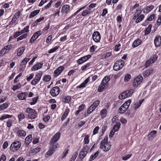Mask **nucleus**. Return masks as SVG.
<instances>
[{"instance_id": "nucleus-48", "label": "nucleus", "mask_w": 161, "mask_h": 161, "mask_svg": "<svg viewBox=\"0 0 161 161\" xmlns=\"http://www.w3.org/2000/svg\"><path fill=\"white\" fill-rule=\"evenodd\" d=\"M110 80V78L109 77L107 76H106L102 80L101 82H103V83L106 84V85H108V82Z\"/></svg>"}, {"instance_id": "nucleus-23", "label": "nucleus", "mask_w": 161, "mask_h": 161, "mask_svg": "<svg viewBox=\"0 0 161 161\" xmlns=\"http://www.w3.org/2000/svg\"><path fill=\"white\" fill-rule=\"evenodd\" d=\"M27 94V92H21L18 94L17 97L20 100H25L26 98Z\"/></svg>"}, {"instance_id": "nucleus-51", "label": "nucleus", "mask_w": 161, "mask_h": 161, "mask_svg": "<svg viewBox=\"0 0 161 161\" xmlns=\"http://www.w3.org/2000/svg\"><path fill=\"white\" fill-rule=\"evenodd\" d=\"M12 115H10L7 114H4L2 116V117L0 118V120H3L6 119L10 118L12 117Z\"/></svg>"}, {"instance_id": "nucleus-4", "label": "nucleus", "mask_w": 161, "mask_h": 161, "mask_svg": "<svg viewBox=\"0 0 161 161\" xmlns=\"http://www.w3.org/2000/svg\"><path fill=\"white\" fill-rule=\"evenodd\" d=\"M21 145V143L19 141H15L11 144L10 149L13 152H15L18 150Z\"/></svg>"}, {"instance_id": "nucleus-47", "label": "nucleus", "mask_w": 161, "mask_h": 161, "mask_svg": "<svg viewBox=\"0 0 161 161\" xmlns=\"http://www.w3.org/2000/svg\"><path fill=\"white\" fill-rule=\"evenodd\" d=\"M131 78V76L129 74H127L125 76L124 81L125 82L129 81Z\"/></svg>"}, {"instance_id": "nucleus-39", "label": "nucleus", "mask_w": 161, "mask_h": 161, "mask_svg": "<svg viewBox=\"0 0 161 161\" xmlns=\"http://www.w3.org/2000/svg\"><path fill=\"white\" fill-rule=\"evenodd\" d=\"M99 153V152L98 151H97L93 154L91 155L89 158V161H92L94 159L96 158L97 156Z\"/></svg>"}, {"instance_id": "nucleus-61", "label": "nucleus", "mask_w": 161, "mask_h": 161, "mask_svg": "<svg viewBox=\"0 0 161 161\" xmlns=\"http://www.w3.org/2000/svg\"><path fill=\"white\" fill-rule=\"evenodd\" d=\"M53 3V1H50V2L47 4V5L44 7V9H47L51 7V5Z\"/></svg>"}, {"instance_id": "nucleus-17", "label": "nucleus", "mask_w": 161, "mask_h": 161, "mask_svg": "<svg viewBox=\"0 0 161 161\" xmlns=\"http://www.w3.org/2000/svg\"><path fill=\"white\" fill-rule=\"evenodd\" d=\"M70 11V7L68 4H65L64 5L61 9V12L63 14H67Z\"/></svg>"}, {"instance_id": "nucleus-55", "label": "nucleus", "mask_w": 161, "mask_h": 161, "mask_svg": "<svg viewBox=\"0 0 161 161\" xmlns=\"http://www.w3.org/2000/svg\"><path fill=\"white\" fill-rule=\"evenodd\" d=\"M19 120V121L22 120L25 118V116L24 114L22 113H20L18 116Z\"/></svg>"}, {"instance_id": "nucleus-7", "label": "nucleus", "mask_w": 161, "mask_h": 161, "mask_svg": "<svg viewBox=\"0 0 161 161\" xmlns=\"http://www.w3.org/2000/svg\"><path fill=\"white\" fill-rule=\"evenodd\" d=\"M52 146L50 147L49 149L45 153V157L48 158L52 155L55 152V150L57 148L58 144H57L55 145H52Z\"/></svg>"}, {"instance_id": "nucleus-33", "label": "nucleus", "mask_w": 161, "mask_h": 161, "mask_svg": "<svg viewBox=\"0 0 161 161\" xmlns=\"http://www.w3.org/2000/svg\"><path fill=\"white\" fill-rule=\"evenodd\" d=\"M141 12L142 11L140 9H136V11L133 14V19H135L137 18L141 14Z\"/></svg>"}, {"instance_id": "nucleus-37", "label": "nucleus", "mask_w": 161, "mask_h": 161, "mask_svg": "<svg viewBox=\"0 0 161 161\" xmlns=\"http://www.w3.org/2000/svg\"><path fill=\"white\" fill-rule=\"evenodd\" d=\"M91 66V63H87L84 66H82L81 68V70L84 71L87 69H89Z\"/></svg>"}, {"instance_id": "nucleus-46", "label": "nucleus", "mask_w": 161, "mask_h": 161, "mask_svg": "<svg viewBox=\"0 0 161 161\" xmlns=\"http://www.w3.org/2000/svg\"><path fill=\"white\" fill-rule=\"evenodd\" d=\"M8 106V104L6 103H4L0 105V111L4 110L7 108Z\"/></svg>"}, {"instance_id": "nucleus-8", "label": "nucleus", "mask_w": 161, "mask_h": 161, "mask_svg": "<svg viewBox=\"0 0 161 161\" xmlns=\"http://www.w3.org/2000/svg\"><path fill=\"white\" fill-rule=\"evenodd\" d=\"M90 147L87 146H85L80 153L79 157L80 159L83 158L86 155Z\"/></svg>"}, {"instance_id": "nucleus-28", "label": "nucleus", "mask_w": 161, "mask_h": 161, "mask_svg": "<svg viewBox=\"0 0 161 161\" xmlns=\"http://www.w3.org/2000/svg\"><path fill=\"white\" fill-rule=\"evenodd\" d=\"M153 69L151 68H148L143 73V75L144 77H147L150 75L153 72Z\"/></svg>"}, {"instance_id": "nucleus-6", "label": "nucleus", "mask_w": 161, "mask_h": 161, "mask_svg": "<svg viewBox=\"0 0 161 161\" xmlns=\"http://www.w3.org/2000/svg\"><path fill=\"white\" fill-rule=\"evenodd\" d=\"M125 62L124 61L120 59L117 61L115 63L113 68L115 71H118L121 69L124 66Z\"/></svg>"}, {"instance_id": "nucleus-10", "label": "nucleus", "mask_w": 161, "mask_h": 161, "mask_svg": "<svg viewBox=\"0 0 161 161\" xmlns=\"http://www.w3.org/2000/svg\"><path fill=\"white\" fill-rule=\"evenodd\" d=\"M61 133L58 132L56 133L52 138L50 142V144L51 145H53L58 141L60 136Z\"/></svg>"}, {"instance_id": "nucleus-11", "label": "nucleus", "mask_w": 161, "mask_h": 161, "mask_svg": "<svg viewBox=\"0 0 161 161\" xmlns=\"http://www.w3.org/2000/svg\"><path fill=\"white\" fill-rule=\"evenodd\" d=\"M60 92L59 88L58 86L53 87L50 91V94L51 95L55 97L59 94Z\"/></svg>"}, {"instance_id": "nucleus-56", "label": "nucleus", "mask_w": 161, "mask_h": 161, "mask_svg": "<svg viewBox=\"0 0 161 161\" xmlns=\"http://www.w3.org/2000/svg\"><path fill=\"white\" fill-rule=\"evenodd\" d=\"M21 87V85L20 83H19V84L16 85L15 86H13L12 87V90L14 91H15L19 88H20Z\"/></svg>"}, {"instance_id": "nucleus-53", "label": "nucleus", "mask_w": 161, "mask_h": 161, "mask_svg": "<svg viewBox=\"0 0 161 161\" xmlns=\"http://www.w3.org/2000/svg\"><path fill=\"white\" fill-rule=\"evenodd\" d=\"M44 17H40L39 19H37L36 21H35L34 23V25H37L38 23L40 22L41 21L43 20L44 19Z\"/></svg>"}, {"instance_id": "nucleus-31", "label": "nucleus", "mask_w": 161, "mask_h": 161, "mask_svg": "<svg viewBox=\"0 0 161 161\" xmlns=\"http://www.w3.org/2000/svg\"><path fill=\"white\" fill-rule=\"evenodd\" d=\"M107 110L106 108L102 109L100 111V116L102 119L105 118L107 114Z\"/></svg>"}, {"instance_id": "nucleus-35", "label": "nucleus", "mask_w": 161, "mask_h": 161, "mask_svg": "<svg viewBox=\"0 0 161 161\" xmlns=\"http://www.w3.org/2000/svg\"><path fill=\"white\" fill-rule=\"evenodd\" d=\"M60 12L59 9H56L55 10L54 13L51 15V16H53L54 18L58 17L59 16Z\"/></svg>"}, {"instance_id": "nucleus-22", "label": "nucleus", "mask_w": 161, "mask_h": 161, "mask_svg": "<svg viewBox=\"0 0 161 161\" xmlns=\"http://www.w3.org/2000/svg\"><path fill=\"white\" fill-rule=\"evenodd\" d=\"M90 80L89 77L87 78L85 81L83 82L79 86H76L77 88H82L85 87L86 86V84L88 83Z\"/></svg>"}, {"instance_id": "nucleus-21", "label": "nucleus", "mask_w": 161, "mask_h": 161, "mask_svg": "<svg viewBox=\"0 0 161 161\" xmlns=\"http://www.w3.org/2000/svg\"><path fill=\"white\" fill-rule=\"evenodd\" d=\"M64 67L63 66H61L58 67L57 69L54 71V76L56 77H57L62 72V71L64 69Z\"/></svg>"}, {"instance_id": "nucleus-19", "label": "nucleus", "mask_w": 161, "mask_h": 161, "mask_svg": "<svg viewBox=\"0 0 161 161\" xmlns=\"http://www.w3.org/2000/svg\"><path fill=\"white\" fill-rule=\"evenodd\" d=\"M25 49L24 46H21L19 47L16 50L17 55L18 56H20L22 55Z\"/></svg>"}, {"instance_id": "nucleus-5", "label": "nucleus", "mask_w": 161, "mask_h": 161, "mask_svg": "<svg viewBox=\"0 0 161 161\" xmlns=\"http://www.w3.org/2000/svg\"><path fill=\"white\" fill-rule=\"evenodd\" d=\"M42 72L39 71L37 73L33 80L31 82V84L33 85H35L38 83L42 78Z\"/></svg>"}, {"instance_id": "nucleus-34", "label": "nucleus", "mask_w": 161, "mask_h": 161, "mask_svg": "<svg viewBox=\"0 0 161 161\" xmlns=\"http://www.w3.org/2000/svg\"><path fill=\"white\" fill-rule=\"evenodd\" d=\"M17 135L19 136H25L26 132L23 130H18L16 133Z\"/></svg>"}, {"instance_id": "nucleus-24", "label": "nucleus", "mask_w": 161, "mask_h": 161, "mask_svg": "<svg viewBox=\"0 0 161 161\" xmlns=\"http://www.w3.org/2000/svg\"><path fill=\"white\" fill-rule=\"evenodd\" d=\"M144 100V99H142L139 101L135 102L133 105V108L135 110L141 106Z\"/></svg>"}, {"instance_id": "nucleus-26", "label": "nucleus", "mask_w": 161, "mask_h": 161, "mask_svg": "<svg viewBox=\"0 0 161 161\" xmlns=\"http://www.w3.org/2000/svg\"><path fill=\"white\" fill-rule=\"evenodd\" d=\"M69 111L70 110L69 108H66L65 109V112L64 114H63L61 117V120L62 121H63L66 118Z\"/></svg>"}, {"instance_id": "nucleus-30", "label": "nucleus", "mask_w": 161, "mask_h": 161, "mask_svg": "<svg viewBox=\"0 0 161 161\" xmlns=\"http://www.w3.org/2000/svg\"><path fill=\"white\" fill-rule=\"evenodd\" d=\"M142 42L141 40L139 38L137 39L134 41L132 44V47H136L140 45Z\"/></svg>"}, {"instance_id": "nucleus-13", "label": "nucleus", "mask_w": 161, "mask_h": 161, "mask_svg": "<svg viewBox=\"0 0 161 161\" xmlns=\"http://www.w3.org/2000/svg\"><path fill=\"white\" fill-rule=\"evenodd\" d=\"M143 78L142 75H139L134 80L133 82V86L134 87H137L142 82L143 80Z\"/></svg>"}, {"instance_id": "nucleus-64", "label": "nucleus", "mask_w": 161, "mask_h": 161, "mask_svg": "<svg viewBox=\"0 0 161 161\" xmlns=\"http://www.w3.org/2000/svg\"><path fill=\"white\" fill-rule=\"evenodd\" d=\"M6 157L4 155H2L0 158V161H6Z\"/></svg>"}, {"instance_id": "nucleus-27", "label": "nucleus", "mask_w": 161, "mask_h": 161, "mask_svg": "<svg viewBox=\"0 0 161 161\" xmlns=\"http://www.w3.org/2000/svg\"><path fill=\"white\" fill-rule=\"evenodd\" d=\"M154 8L153 5H151L146 7L143 8V11L144 13H148L152 10Z\"/></svg>"}, {"instance_id": "nucleus-38", "label": "nucleus", "mask_w": 161, "mask_h": 161, "mask_svg": "<svg viewBox=\"0 0 161 161\" xmlns=\"http://www.w3.org/2000/svg\"><path fill=\"white\" fill-rule=\"evenodd\" d=\"M37 117V114L36 111H35V113L31 114H28V117L29 119H33L36 118Z\"/></svg>"}, {"instance_id": "nucleus-3", "label": "nucleus", "mask_w": 161, "mask_h": 161, "mask_svg": "<svg viewBox=\"0 0 161 161\" xmlns=\"http://www.w3.org/2000/svg\"><path fill=\"white\" fill-rule=\"evenodd\" d=\"M131 102V100H128L125 102L121 107H120L118 110V112L120 114H123L128 108Z\"/></svg>"}, {"instance_id": "nucleus-57", "label": "nucleus", "mask_w": 161, "mask_h": 161, "mask_svg": "<svg viewBox=\"0 0 161 161\" xmlns=\"http://www.w3.org/2000/svg\"><path fill=\"white\" fill-rule=\"evenodd\" d=\"M58 48V47L56 46L54 48L51 49L49 50L48 52V53H53L55 52L57 50Z\"/></svg>"}, {"instance_id": "nucleus-45", "label": "nucleus", "mask_w": 161, "mask_h": 161, "mask_svg": "<svg viewBox=\"0 0 161 161\" xmlns=\"http://www.w3.org/2000/svg\"><path fill=\"white\" fill-rule=\"evenodd\" d=\"M121 124L119 122L116 123L114 125L113 129L116 132L117 131L120 127Z\"/></svg>"}, {"instance_id": "nucleus-41", "label": "nucleus", "mask_w": 161, "mask_h": 161, "mask_svg": "<svg viewBox=\"0 0 161 161\" xmlns=\"http://www.w3.org/2000/svg\"><path fill=\"white\" fill-rule=\"evenodd\" d=\"M35 109H32L31 108H26L25 112L29 114H31L35 113Z\"/></svg>"}, {"instance_id": "nucleus-2", "label": "nucleus", "mask_w": 161, "mask_h": 161, "mask_svg": "<svg viewBox=\"0 0 161 161\" xmlns=\"http://www.w3.org/2000/svg\"><path fill=\"white\" fill-rule=\"evenodd\" d=\"M134 90L133 89H130L122 93L119 96V98L120 100L125 99L127 97H130L133 94Z\"/></svg>"}, {"instance_id": "nucleus-9", "label": "nucleus", "mask_w": 161, "mask_h": 161, "mask_svg": "<svg viewBox=\"0 0 161 161\" xmlns=\"http://www.w3.org/2000/svg\"><path fill=\"white\" fill-rule=\"evenodd\" d=\"M157 58L158 57L156 55H153L150 58L146 61L145 63L146 67H147L151 64L154 63L157 60Z\"/></svg>"}, {"instance_id": "nucleus-60", "label": "nucleus", "mask_w": 161, "mask_h": 161, "mask_svg": "<svg viewBox=\"0 0 161 161\" xmlns=\"http://www.w3.org/2000/svg\"><path fill=\"white\" fill-rule=\"evenodd\" d=\"M99 129V127L98 126H97L95 128L93 131V135H94L97 133Z\"/></svg>"}, {"instance_id": "nucleus-59", "label": "nucleus", "mask_w": 161, "mask_h": 161, "mask_svg": "<svg viewBox=\"0 0 161 161\" xmlns=\"http://www.w3.org/2000/svg\"><path fill=\"white\" fill-rule=\"evenodd\" d=\"M30 59L28 58H25L22 61V65H25L30 60Z\"/></svg>"}, {"instance_id": "nucleus-42", "label": "nucleus", "mask_w": 161, "mask_h": 161, "mask_svg": "<svg viewBox=\"0 0 161 161\" xmlns=\"http://www.w3.org/2000/svg\"><path fill=\"white\" fill-rule=\"evenodd\" d=\"M28 36V34L27 33H24L21 36H19V37L17 38V41H19L20 40H21L23 39H25Z\"/></svg>"}, {"instance_id": "nucleus-63", "label": "nucleus", "mask_w": 161, "mask_h": 161, "mask_svg": "<svg viewBox=\"0 0 161 161\" xmlns=\"http://www.w3.org/2000/svg\"><path fill=\"white\" fill-rule=\"evenodd\" d=\"M120 121L121 123L123 124H126L127 122L126 119L123 117L120 118Z\"/></svg>"}, {"instance_id": "nucleus-15", "label": "nucleus", "mask_w": 161, "mask_h": 161, "mask_svg": "<svg viewBox=\"0 0 161 161\" xmlns=\"http://www.w3.org/2000/svg\"><path fill=\"white\" fill-rule=\"evenodd\" d=\"M93 40L96 42H98L101 39V35L98 31H95L92 35Z\"/></svg>"}, {"instance_id": "nucleus-12", "label": "nucleus", "mask_w": 161, "mask_h": 161, "mask_svg": "<svg viewBox=\"0 0 161 161\" xmlns=\"http://www.w3.org/2000/svg\"><path fill=\"white\" fill-rule=\"evenodd\" d=\"M12 45L8 44L5 46L0 51V56L3 55L7 53L12 48Z\"/></svg>"}, {"instance_id": "nucleus-40", "label": "nucleus", "mask_w": 161, "mask_h": 161, "mask_svg": "<svg viewBox=\"0 0 161 161\" xmlns=\"http://www.w3.org/2000/svg\"><path fill=\"white\" fill-rule=\"evenodd\" d=\"M40 147L35 148L30 151V153H32V155H34L37 153L40 150Z\"/></svg>"}, {"instance_id": "nucleus-50", "label": "nucleus", "mask_w": 161, "mask_h": 161, "mask_svg": "<svg viewBox=\"0 0 161 161\" xmlns=\"http://www.w3.org/2000/svg\"><path fill=\"white\" fill-rule=\"evenodd\" d=\"M91 11V9H88V8H87V9L83 11L81 14V15L83 16H85L88 14Z\"/></svg>"}, {"instance_id": "nucleus-43", "label": "nucleus", "mask_w": 161, "mask_h": 161, "mask_svg": "<svg viewBox=\"0 0 161 161\" xmlns=\"http://www.w3.org/2000/svg\"><path fill=\"white\" fill-rule=\"evenodd\" d=\"M51 79V77L49 75H44L42 78V80L45 82H48Z\"/></svg>"}, {"instance_id": "nucleus-32", "label": "nucleus", "mask_w": 161, "mask_h": 161, "mask_svg": "<svg viewBox=\"0 0 161 161\" xmlns=\"http://www.w3.org/2000/svg\"><path fill=\"white\" fill-rule=\"evenodd\" d=\"M32 135L30 134L25 139V143L27 145H28L31 142L32 140Z\"/></svg>"}, {"instance_id": "nucleus-54", "label": "nucleus", "mask_w": 161, "mask_h": 161, "mask_svg": "<svg viewBox=\"0 0 161 161\" xmlns=\"http://www.w3.org/2000/svg\"><path fill=\"white\" fill-rule=\"evenodd\" d=\"M29 28V26L28 25L25 26L23 29L21 30V33L22 34L28 32Z\"/></svg>"}, {"instance_id": "nucleus-1", "label": "nucleus", "mask_w": 161, "mask_h": 161, "mask_svg": "<svg viewBox=\"0 0 161 161\" xmlns=\"http://www.w3.org/2000/svg\"><path fill=\"white\" fill-rule=\"evenodd\" d=\"M108 137L106 136L100 143V148L105 152L108 151L111 147V144L108 142Z\"/></svg>"}, {"instance_id": "nucleus-58", "label": "nucleus", "mask_w": 161, "mask_h": 161, "mask_svg": "<svg viewBox=\"0 0 161 161\" xmlns=\"http://www.w3.org/2000/svg\"><path fill=\"white\" fill-rule=\"evenodd\" d=\"M89 136L88 135H86L85 136L84 139V142L85 144H87L89 142Z\"/></svg>"}, {"instance_id": "nucleus-16", "label": "nucleus", "mask_w": 161, "mask_h": 161, "mask_svg": "<svg viewBox=\"0 0 161 161\" xmlns=\"http://www.w3.org/2000/svg\"><path fill=\"white\" fill-rule=\"evenodd\" d=\"M43 65V63L42 62L37 63L33 65L31 70L32 71L37 70L41 69Z\"/></svg>"}, {"instance_id": "nucleus-25", "label": "nucleus", "mask_w": 161, "mask_h": 161, "mask_svg": "<svg viewBox=\"0 0 161 161\" xmlns=\"http://www.w3.org/2000/svg\"><path fill=\"white\" fill-rule=\"evenodd\" d=\"M107 86L108 85L103 83V82H101L98 88V91L100 92H102L104 90L106 89Z\"/></svg>"}, {"instance_id": "nucleus-62", "label": "nucleus", "mask_w": 161, "mask_h": 161, "mask_svg": "<svg viewBox=\"0 0 161 161\" xmlns=\"http://www.w3.org/2000/svg\"><path fill=\"white\" fill-rule=\"evenodd\" d=\"M112 53L110 52H108L103 55V56L105 58H109L111 55Z\"/></svg>"}, {"instance_id": "nucleus-20", "label": "nucleus", "mask_w": 161, "mask_h": 161, "mask_svg": "<svg viewBox=\"0 0 161 161\" xmlns=\"http://www.w3.org/2000/svg\"><path fill=\"white\" fill-rule=\"evenodd\" d=\"M157 131L153 130L151 131L148 135L147 138L149 140H152L156 136Z\"/></svg>"}, {"instance_id": "nucleus-36", "label": "nucleus", "mask_w": 161, "mask_h": 161, "mask_svg": "<svg viewBox=\"0 0 161 161\" xmlns=\"http://www.w3.org/2000/svg\"><path fill=\"white\" fill-rule=\"evenodd\" d=\"M39 12L40 10H35L32 12L30 15L29 18H32L34 17L37 15L39 13Z\"/></svg>"}, {"instance_id": "nucleus-49", "label": "nucleus", "mask_w": 161, "mask_h": 161, "mask_svg": "<svg viewBox=\"0 0 161 161\" xmlns=\"http://www.w3.org/2000/svg\"><path fill=\"white\" fill-rule=\"evenodd\" d=\"M152 26L151 25H149L148 27L145 29V35H148L150 33L151 31Z\"/></svg>"}, {"instance_id": "nucleus-44", "label": "nucleus", "mask_w": 161, "mask_h": 161, "mask_svg": "<svg viewBox=\"0 0 161 161\" xmlns=\"http://www.w3.org/2000/svg\"><path fill=\"white\" fill-rule=\"evenodd\" d=\"M41 31H38L34 33L32 36L36 40L37 39L39 36L41 34Z\"/></svg>"}, {"instance_id": "nucleus-14", "label": "nucleus", "mask_w": 161, "mask_h": 161, "mask_svg": "<svg viewBox=\"0 0 161 161\" xmlns=\"http://www.w3.org/2000/svg\"><path fill=\"white\" fill-rule=\"evenodd\" d=\"M91 57V56L90 55H88L82 57L77 60V63L78 65L81 64L87 61Z\"/></svg>"}, {"instance_id": "nucleus-29", "label": "nucleus", "mask_w": 161, "mask_h": 161, "mask_svg": "<svg viewBox=\"0 0 161 161\" xmlns=\"http://www.w3.org/2000/svg\"><path fill=\"white\" fill-rule=\"evenodd\" d=\"M71 100V97L69 96H65L63 97L62 101L65 103H69Z\"/></svg>"}, {"instance_id": "nucleus-52", "label": "nucleus", "mask_w": 161, "mask_h": 161, "mask_svg": "<svg viewBox=\"0 0 161 161\" xmlns=\"http://www.w3.org/2000/svg\"><path fill=\"white\" fill-rule=\"evenodd\" d=\"M144 18V15L142 14L136 19V23H139Z\"/></svg>"}, {"instance_id": "nucleus-18", "label": "nucleus", "mask_w": 161, "mask_h": 161, "mask_svg": "<svg viewBox=\"0 0 161 161\" xmlns=\"http://www.w3.org/2000/svg\"><path fill=\"white\" fill-rule=\"evenodd\" d=\"M154 43L156 47H159L161 45V37L160 36H157L154 39Z\"/></svg>"}]
</instances>
